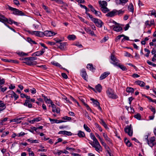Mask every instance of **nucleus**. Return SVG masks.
Instances as JSON below:
<instances>
[{"label":"nucleus","mask_w":156,"mask_h":156,"mask_svg":"<svg viewBox=\"0 0 156 156\" xmlns=\"http://www.w3.org/2000/svg\"><path fill=\"white\" fill-rule=\"evenodd\" d=\"M90 136L91 138L93 140L94 143V144L90 143V144L93 147L95 148L96 151L99 152L101 149V147L98 141L92 133H90Z\"/></svg>","instance_id":"f257e3e1"},{"label":"nucleus","mask_w":156,"mask_h":156,"mask_svg":"<svg viewBox=\"0 0 156 156\" xmlns=\"http://www.w3.org/2000/svg\"><path fill=\"white\" fill-rule=\"evenodd\" d=\"M8 8L11 11H13L12 13L15 15L20 16H25V14L22 11L15 8H12L8 5Z\"/></svg>","instance_id":"f03ea898"},{"label":"nucleus","mask_w":156,"mask_h":156,"mask_svg":"<svg viewBox=\"0 0 156 156\" xmlns=\"http://www.w3.org/2000/svg\"><path fill=\"white\" fill-rule=\"evenodd\" d=\"M145 140H146L147 144L151 147H153L154 145V142L155 141V138L154 137H151L149 140L148 139V136L147 135H146L145 136Z\"/></svg>","instance_id":"7ed1b4c3"},{"label":"nucleus","mask_w":156,"mask_h":156,"mask_svg":"<svg viewBox=\"0 0 156 156\" xmlns=\"http://www.w3.org/2000/svg\"><path fill=\"white\" fill-rule=\"evenodd\" d=\"M125 132L129 136H132L133 134V130L131 124L127 126L124 128Z\"/></svg>","instance_id":"20e7f679"},{"label":"nucleus","mask_w":156,"mask_h":156,"mask_svg":"<svg viewBox=\"0 0 156 156\" xmlns=\"http://www.w3.org/2000/svg\"><path fill=\"white\" fill-rule=\"evenodd\" d=\"M93 22L96 24V25L98 27L101 28L102 27L103 25V23L100 20L96 18V19H93L92 20Z\"/></svg>","instance_id":"39448f33"},{"label":"nucleus","mask_w":156,"mask_h":156,"mask_svg":"<svg viewBox=\"0 0 156 156\" xmlns=\"http://www.w3.org/2000/svg\"><path fill=\"white\" fill-rule=\"evenodd\" d=\"M111 59L112 61V62H111V63L115 66L118 64L119 62V60L113 54H112L111 55Z\"/></svg>","instance_id":"423d86ee"},{"label":"nucleus","mask_w":156,"mask_h":156,"mask_svg":"<svg viewBox=\"0 0 156 156\" xmlns=\"http://www.w3.org/2000/svg\"><path fill=\"white\" fill-rule=\"evenodd\" d=\"M22 60H24L25 61L24 62L26 64L29 66H34L36 64V62H32L29 59H26L25 58H23L22 59Z\"/></svg>","instance_id":"0eeeda50"},{"label":"nucleus","mask_w":156,"mask_h":156,"mask_svg":"<svg viewBox=\"0 0 156 156\" xmlns=\"http://www.w3.org/2000/svg\"><path fill=\"white\" fill-rule=\"evenodd\" d=\"M67 43L64 42L60 43L57 44L58 47L62 50H64L66 48Z\"/></svg>","instance_id":"6e6552de"},{"label":"nucleus","mask_w":156,"mask_h":156,"mask_svg":"<svg viewBox=\"0 0 156 156\" xmlns=\"http://www.w3.org/2000/svg\"><path fill=\"white\" fill-rule=\"evenodd\" d=\"M81 75L82 78L86 81H87V78H88V75L84 69H82L81 70Z\"/></svg>","instance_id":"1a4fd4ad"},{"label":"nucleus","mask_w":156,"mask_h":156,"mask_svg":"<svg viewBox=\"0 0 156 156\" xmlns=\"http://www.w3.org/2000/svg\"><path fill=\"white\" fill-rule=\"evenodd\" d=\"M103 136L107 144L109 145H112V140L108 137L107 134L105 133H103Z\"/></svg>","instance_id":"9d476101"},{"label":"nucleus","mask_w":156,"mask_h":156,"mask_svg":"<svg viewBox=\"0 0 156 156\" xmlns=\"http://www.w3.org/2000/svg\"><path fill=\"white\" fill-rule=\"evenodd\" d=\"M112 27H113V30L117 32H119L122 31V27L119 26V24L115 26H113Z\"/></svg>","instance_id":"9b49d317"},{"label":"nucleus","mask_w":156,"mask_h":156,"mask_svg":"<svg viewBox=\"0 0 156 156\" xmlns=\"http://www.w3.org/2000/svg\"><path fill=\"white\" fill-rule=\"evenodd\" d=\"M44 36L45 35L47 36L50 37L55 35L56 34L52 31H46L43 32Z\"/></svg>","instance_id":"f8f14e48"},{"label":"nucleus","mask_w":156,"mask_h":156,"mask_svg":"<svg viewBox=\"0 0 156 156\" xmlns=\"http://www.w3.org/2000/svg\"><path fill=\"white\" fill-rule=\"evenodd\" d=\"M106 16L109 17H112L116 16L115 9H113L112 11L108 12L106 14Z\"/></svg>","instance_id":"ddd939ff"},{"label":"nucleus","mask_w":156,"mask_h":156,"mask_svg":"<svg viewBox=\"0 0 156 156\" xmlns=\"http://www.w3.org/2000/svg\"><path fill=\"white\" fill-rule=\"evenodd\" d=\"M110 73L109 72H105L102 74L100 77V80H102L106 78L109 74Z\"/></svg>","instance_id":"4468645a"},{"label":"nucleus","mask_w":156,"mask_h":156,"mask_svg":"<svg viewBox=\"0 0 156 156\" xmlns=\"http://www.w3.org/2000/svg\"><path fill=\"white\" fill-rule=\"evenodd\" d=\"M24 118V117H20L16 119H14L12 120H10V122H16L17 123H19L21 122V120H22Z\"/></svg>","instance_id":"2eb2a0df"},{"label":"nucleus","mask_w":156,"mask_h":156,"mask_svg":"<svg viewBox=\"0 0 156 156\" xmlns=\"http://www.w3.org/2000/svg\"><path fill=\"white\" fill-rule=\"evenodd\" d=\"M98 3L101 7H105L107 5V2L105 1H99L98 2Z\"/></svg>","instance_id":"dca6fc26"},{"label":"nucleus","mask_w":156,"mask_h":156,"mask_svg":"<svg viewBox=\"0 0 156 156\" xmlns=\"http://www.w3.org/2000/svg\"><path fill=\"white\" fill-rule=\"evenodd\" d=\"M115 11L116 13V15H118L119 16H122L124 13L125 11L122 10V9H120L118 10L115 9Z\"/></svg>","instance_id":"f3484780"},{"label":"nucleus","mask_w":156,"mask_h":156,"mask_svg":"<svg viewBox=\"0 0 156 156\" xmlns=\"http://www.w3.org/2000/svg\"><path fill=\"white\" fill-rule=\"evenodd\" d=\"M87 68L89 69L90 70L92 71H94L95 70V69L93 67V65L92 64H88L87 65Z\"/></svg>","instance_id":"a211bd4d"},{"label":"nucleus","mask_w":156,"mask_h":156,"mask_svg":"<svg viewBox=\"0 0 156 156\" xmlns=\"http://www.w3.org/2000/svg\"><path fill=\"white\" fill-rule=\"evenodd\" d=\"M35 35L37 37H42L44 36L43 32L39 31H35Z\"/></svg>","instance_id":"6ab92c4d"},{"label":"nucleus","mask_w":156,"mask_h":156,"mask_svg":"<svg viewBox=\"0 0 156 156\" xmlns=\"http://www.w3.org/2000/svg\"><path fill=\"white\" fill-rule=\"evenodd\" d=\"M9 92L11 94L13 95V97L14 98V100H16L19 98V96L17 95L13 91L10 90L9 91Z\"/></svg>","instance_id":"aec40b11"},{"label":"nucleus","mask_w":156,"mask_h":156,"mask_svg":"<svg viewBox=\"0 0 156 156\" xmlns=\"http://www.w3.org/2000/svg\"><path fill=\"white\" fill-rule=\"evenodd\" d=\"M77 135L80 137V138L84 137L85 136L84 133L80 130L78 131Z\"/></svg>","instance_id":"412c9836"},{"label":"nucleus","mask_w":156,"mask_h":156,"mask_svg":"<svg viewBox=\"0 0 156 156\" xmlns=\"http://www.w3.org/2000/svg\"><path fill=\"white\" fill-rule=\"evenodd\" d=\"M128 9L129 11L131 12L132 13L134 11V8L133 4L132 3H130L129 5Z\"/></svg>","instance_id":"4be33fe9"},{"label":"nucleus","mask_w":156,"mask_h":156,"mask_svg":"<svg viewBox=\"0 0 156 156\" xmlns=\"http://www.w3.org/2000/svg\"><path fill=\"white\" fill-rule=\"evenodd\" d=\"M6 23L10 24H12L13 23H14L16 25H18V23L17 22L13 21L10 18L9 19H8V21H6Z\"/></svg>","instance_id":"5701e85b"},{"label":"nucleus","mask_w":156,"mask_h":156,"mask_svg":"<svg viewBox=\"0 0 156 156\" xmlns=\"http://www.w3.org/2000/svg\"><path fill=\"white\" fill-rule=\"evenodd\" d=\"M136 84L141 87H144L145 85V83L144 82L140 80L136 81Z\"/></svg>","instance_id":"b1692460"},{"label":"nucleus","mask_w":156,"mask_h":156,"mask_svg":"<svg viewBox=\"0 0 156 156\" xmlns=\"http://www.w3.org/2000/svg\"><path fill=\"white\" fill-rule=\"evenodd\" d=\"M124 141L128 147H130L132 145V144L130 142L129 140L127 139L126 138H125Z\"/></svg>","instance_id":"393cba45"},{"label":"nucleus","mask_w":156,"mask_h":156,"mask_svg":"<svg viewBox=\"0 0 156 156\" xmlns=\"http://www.w3.org/2000/svg\"><path fill=\"white\" fill-rule=\"evenodd\" d=\"M96 90L99 92H101L102 89V87L100 84H98L95 87Z\"/></svg>","instance_id":"a878e982"},{"label":"nucleus","mask_w":156,"mask_h":156,"mask_svg":"<svg viewBox=\"0 0 156 156\" xmlns=\"http://www.w3.org/2000/svg\"><path fill=\"white\" fill-rule=\"evenodd\" d=\"M116 66L119 67L123 71H126L127 70L125 66H123V65H120L119 63Z\"/></svg>","instance_id":"bb28decb"},{"label":"nucleus","mask_w":156,"mask_h":156,"mask_svg":"<svg viewBox=\"0 0 156 156\" xmlns=\"http://www.w3.org/2000/svg\"><path fill=\"white\" fill-rule=\"evenodd\" d=\"M27 41L30 44H37V43L35 41L33 40L30 38L27 37Z\"/></svg>","instance_id":"cd10ccee"},{"label":"nucleus","mask_w":156,"mask_h":156,"mask_svg":"<svg viewBox=\"0 0 156 156\" xmlns=\"http://www.w3.org/2000/svg\"><path fill=\"white\" fill-rule=\"evenodd\" d=\"M126 91L129 93H133L134 91V89L133 88L131 87H128L126 88Z\"/></svg>","instance_id":"c85d7f7f"},{"label":"nucleus","mask_w":156,"mask_h":156,"mask_svg":"<svg viewBox=\"0 0 156 156\" xmlns=\"http://www.w3.org/2000/svg\"><path fill=\"white\" fill-rule=\"evenodd\" d=\"M100 120L101 124L106 129H108L105 122H104L102 119H101Z\"/></svg>","instance_id":"c756f323"},{"label":"nucleus","mask_w":156,"mask_h":156,"mask_svg":"<svg viewBox=\"0 0 156 156\" xmlns=\"http://www.w3.org/2000/svg\"><path fill=\"white\" fill-rule=\"evenodd\" d=\"M85 30L88 33L92 35L94 34V32L93 31L91 30L90 29H89L88 28H85Z\"/></svg>","instance_id":"7c9ffc66"},{"label":"nucleus","mask_w":156,"mask_h":156,"mask_svg":"<svg viewBox=\"0 0 156 156\" xmlns=\"http://www.w3.org/2000/svg\"><path fill=\"white\" fill-rule=\"evenodd\" d=\"M76 36L74 35H70L68 36V38L69 40H73L75 39Z\"/></svg>","instance_id":"2f4dec72"},{"label":"nucleus","mask_w":156,"mask_h":156,"mask_svg":"<svg viewBox=\"0 0 156 156\" xmlns=\"http://www.w3.org/2000/svg\"><path fill=\"white\" fill-rule=\"evenodd\" d=\"M90 100L92 101L94 104L96 106L99 105V103L97 100H95L94 99L92 98L90 99Z\"/></svg>","instance_id":"473e14b6"},{"label":"nucleus","mask_w":156,"mask_h":156,"mask_svg":"<svg viewBox=\"0 0 156 156\" xmlns=\"http://www.w3.org/2000/svg\"><path fill=\"white\" fill-rule=\"evenodd\" d=\"M101 10L104 13H106L109 11V9L106 7H101Z\"/></svg>","instance_id":"72a5a7b5"},{"label":"nucleus","mask_w":156,"mask_h":156,"mask_svg":"<svg viewBox=\"0 0 156 156\" xmlns=\"http://www.w3.org/2000/svg\"><path fill=\"white\" fill-rule=\"evenodd\" d=\"M107 93L108 96L110 98H112V94H113L112 91H111V90H108L107 91Z\"/></svg>","instance_id":"f704fd0d"},{"label":"nucleus","mask_w":156,"mask_h":156,"mask_svg":"<svg viewBox=\"0 0 156 156\" xmlns=\"http://www.w3.org/2000/svg\"><path fill=\"white\" fill-rule=\"evenodd\" d=\"M134 117L138 120H140L141 119V116L140 114L139 113H137L136 115H135Z\"/></svg>","instance_id":"c9c22d12"},{"label":"nucleus","mask_w":156,"mask_h":156,"mask_svg":"<svg viewBox=\"0 0 156 156\" xmlns=\"http://www.w3.org/2000/svg\"><path fill=\"white\" fill-rule=\"evenodd\" d=\"M83 127L84 129L86 130L87 132H90V129L89 128V127L85 124H84L83 125Z\"/></svg>","instance_id":"e433bc0d"},{"label":"nucleus","mask_w":156,"mask_h":156,"mask_svg":"<svg viewBox=\"0 0 156 156\" xmlns=\"http://www.w3.org/2000/svg\"><path fill=\"white\" fill-rule=\"evenodd\" d=\"M37 58L36 57H28L25 58L26 59H29L31 61H33L36 60Z\"/></svg>","instance_id":"4c0bfd02"},{"label":"nucleus","mask_w":156,"mask_h":156,"mask_svg":"<svg viewBox=\"0 0 156 156\" xmlns=\"http://www.w3.org/2000/svg\"><path fill=\"white\" fill-rule=\"evenodd\" d=\"M8 21V19L7 18L2 19L0 18V21L5 24L6 23V21Z\"/></svg>","instance_id":"58836bf2"},{"label":"nucleus","mask_w":156,"mask_h":156,"mask_svg":"<svg viewBox=\"0 0 156 156\" xmlns=\"http://www.w3.org/2000/svg\"><path fill=\"white\" fill-rule=\"evenodd\" d=\"M122 36H124L123 34H121V35H118L117 37L115 39V41L116 42H117L122 37Z\"/></svg>","instance_id":"ea45409f"},{"label":"nucleus","mask_w":156,"mask_h":156,"mask_svg":"<svg viewBox=\"0 0 156 156\" xmlns=\"http://www.w3.org/2000/svg\"><path fill=\"white\" fill-rule=\"evenodd\" d=\"M49 119L52 124L54 123H56L57 122V119H52L50 118H49Z\"/></svg>","instance_id":"a19ab883"},{"label":"nucleus","mask_w":156,"mask_h":156,"mask_svg":"<svg viewBox=\"0 0 156 156\" xmlns=\"http://www.w3.org/2000/svg\"><path fill=\"white\" fill-rule=\"evenodd\" d=\"M62 119L64 120H66L68 121H70L71 119V118L70 117H68L67 116H65L62 118Z\"/></svg>","instance_id":"79ce46f5"},{"label":"nucleus","mask_w":156,"mask_h":156,"mask_svg":"<svg viewBox=\"0 0 156 156\" xmlns=\"http://www.w3.org/2000/svg\"><path fill=\"white\" fill-rule=\"evenodd\" d=\"M54 1L59 4H64V2H63L62 0H54Z\"/></svg>","instance_id":"37998d69"},{"label":"nucleus","mask_w":156,"mask_h":156,"mask_svg":"<svg viewBox=\"0 0 156 156\" xmlns=\"http://www.w3.org/2000/svg\"><path fill=\"white\" fill-rule=\"evenodd\" d=\"M1 107H4V108L3 109H4L6 108L5 105V104L3 103L2 101V102L0 103V108Z\"/></svg>","instance_id":"c03bdc74"},{"label":"nucleus","mask_w":156,"mask_h":156,"mask_svg":"<svg viewBox=\"0 0 156 156\" xmlns=\"http://www.w3.org/2000/svg\"><path fill=\"white\" fill-rule=\"evenodd\" d=\"M84 115L85 117H87L88 119H89V120H91V119L90 117L89 116L88 113L87 112H86L84 113Z\"/></svg>","instance_id":"a18cd8bd"},{"label":"nucleus","mask_w":156,"mask_h":156,"mask_svg":"<svg viewBox=\"0 0 156 156\" xmlns=\"http://www.w3.org/2000/svg\"><path fill=\"white\" fill-rule=\"evenodd\" d=\"M84 106L86 107L87 110L90 111L91 112H92V110L90 108L89 106L86 103H84Z\"/></svg>","instance_id":"49530a36"},{"label":"nucleus","mask_w":156,"mask_h":156,"mask_svg":"<svg viewBox=\"0 0 156 156\" xmlns=\"http://www.w3.org/2000/svg\"><path fill=\"white\" fill-rule=\"evenodd\" d=\"M94 14L98 16H100V15H101V13L100 12L96 10L94 11Z\"/></svg>","instance_id":"de8ad7c7"},{"label":"nucleus","mask_w":156,"mask_h":156,"mask_svg":"<svg viewBox=\"0 0 156 156\" xmlns=\"http://www.w3.org/2000/svg\"><path fill=\"white\" fill-rule=\"evenodd\" d=\"M150 109L151 111L153 112V115H154L156 112L155 108L151 106L150 108Z\"/></svg>","instance_id":"09e8293b"},{"label":"nucleus","mask_w":156,"mask_h":156,"mask_svg":"<svg viewBox=\"0 0 156 156\" xmlns=\"http://www.w3.org/2000/svg\"><path fill=\"white\" fill-rule=\"evenodd\" d=\"M8 119V118H4L2 120H1V122H0V123L2 125H3V122H5L7 121Z\"/></svg>","instance_id":"8fccbe9b"},{"label":"nucleus","mask_w":156,"mask_h":156,"mask_svg":"<svg viewBox=\"0 0 156 156\" xmlns=\"http://www.w3.org/2000/svg\"><path fill=\"white\" fill-rule=\"evenodd\" d=\"M95 125L99 129L101 132L102 131V128H101V126H100L99 125V124H98L97 123H95Z\"/></svg>","instance_id":"3c124183"},{"label":"nucleus","mask_w":156,"mask_h":156,"mask_svg":"<svg viewBox=\"0 0 156 156\" xmlns=\"http://www.w3.org/2000/svg\"><path fill=\"white\" fill-rule=\"evenodd\" d=\"M34 56H39L41 55V54L40 53V51H39L34 53Z\"/></svg>","instance_id":"603ef678"},{"label":"nucleus","mask_w":156,"mask_h":156,"mask_svg":"<svg viewBox=\"0 0 156 156\" xmlns=\"http://www.w3.org/2000/svg\"><path fill=\"white\" fill-rule=\"evenodd\" d=\"M62 77L65 79H67L68 78V76L65 73H62Z\"/></svg>","instance_id":"864d4df0"},{"label":"nucleus","mask_w":156,"mask_h":156,"mask_svg":"<svg viewBox=\"0 0 156 156\" xmlns=\"http://www.w3.org/2000/svg\"><path fill=\"white\" fill-rule=\"evenodd\" d=\"M65 135H66L68 136H71L72 135V133L70 132L65 131Z\"/></svg>","instance_id":"5fc2aeb1"},{"label":"nucleus","mask_w":156,"mask_h":156,"mask_svg":"<svg viewBox=\"0 0 156 156\" xmlns=\"http://www.w3.org/2000/svg\"><path fill=\"white\" fill-rule=\"evenodd\" d=\"M37 66L40 68H41L44 69H45L46 68V66L45 65H42L41 66Z\"/></svg>","instance_id":"6e6d98bb"},{"label":"nucleus","mask_w":156,"mask_h":156,"mask_svg":"<svg viewBox=\"0 0 156 156\" xmlns=\"http://www.w3.org/2000/svg\"><path fill=\"white\" fill-rule=\"evenodd\" d=\"M13 2L14 4L17 5H20L19 1L18 0H13Z\"/></svg>","instance_id":"4d7b16f0"},{"label":"nucleus","mask_w":156,"mask_h":156,"mask_svg":"<svg viewBox=\"0 0 156 156\" xmlns=\"http://www.w3.org/2000/svg\"><path fill=\"white\" fill-rule=\"evenodd\" d=\"M108 38L106 37H105L103 38V39L101 40V42H106L108 40Z\"/></svg>","instance_id":"13d9d810"},{"label":"nucleus","mask_w":156,"mask_h":156,"mask_svg":"<svg viewBox=\"0 0 156 156\" xmlns=\"http://www.w3.org/2000/svg\"><path fill=\"white\" fill-rule=\"evenodd\" d=\"M25 134H26V133H24L23 132H21V133H19L18 134V137L23 136H24Z\"/></svg>","instance_id":"bf43d9fd"},{"label":"nucleus","mask_w":156,"mask_h":156,"mask_svg":"<svg viewBox=\"0 0 156 156\" xmlns=\"http://www.w3.org/2000/svg\"><path fill=\"white\" fill-rule=\"evenodd\" d=\"M112 99H116L118 97L116 95V94H113L112 95Z\"/></svg>","instance_id":"052dcab7"},{"label":"nucleus","mask_w":156,"mask_h":156,"mask_svg":"<svg viewBox=\"0 0 156 156\" xmlns=\"http://www.w3.org/2000/svg\"><path fill=\"white\" fill-rule=\"evenodd\" d=\"M31 93L32 94H35L36 92V90L34 88H33L32 89H31Z\"/></svg>","instance_id":"680f3d73"},{"label":"nucleus","mask_w":156,"mask_h":156,"mask_svg":"<svg viewBox=\"0 0 156 156\" xmlns=\"http://www.w3.org/2000/svg\"><path fill=\"white\" fill-rule=\"evenodd\" d=\"M35 122H37L41 120V119L40 117L34 118Z\"/></svg>","instance_id":"e2e57ef3"},{"label":"nucleus","mask_w":156,"mask_h":156,"mask_svg":"<svg viewBox=\"0 0 156 156\" xmlns=\"http://www.w3.org/2000/svg\"><path fill=\"white\" fill-rule=\"evenodd\" d=\"M155 23L154 20H152L150 21V27H151L152 25H154Z\"/></svg>","instance_id":"0e129e2a"},{"label":"nucleus","mask_w":156,"mask_h":156,"mask_svg":"<svg viewBox=\"0 0 156 156\" xmlns=\"http://www.w3.org/2000/svg\"><path fill=\"white\" fill-rule=\"evenodd\" d=\"M5 83V80L4 79H0V84H4Z\"/></svg>","instance_id":"69168bd1"},{"label":"nucleus","mask_w":156,"mask_h":156,"mask_svg":"<svg viewBox=\"0 0 156 156\" xmlns=\"http://www.w3.org/2000/svg\"><path fill=\"white\" fill-rule=\"evenodd\" d=\"M44 99L46 102L48 103H49V101H51L50 99L47 98V97L46 98H44Z\"/></svg>","instance_id":"338daca9"},{"label":"nucleus","mask_w":156,"mask_h":156,"mask_svg":"<svg viewBox=\"0 0 156 156\" xmlns=\"http://www.w3.org/2000/svg\"><path fill=\"white\" fill-rule=\"evenodd\" d=\"M30 101V100H25V102L23 104V105L25 106H27V104L29 103Z\"/></svg>","instance_id":"774afa93"}]
</instances>
